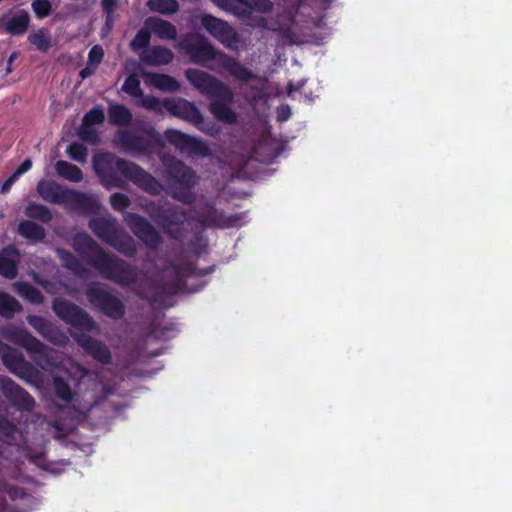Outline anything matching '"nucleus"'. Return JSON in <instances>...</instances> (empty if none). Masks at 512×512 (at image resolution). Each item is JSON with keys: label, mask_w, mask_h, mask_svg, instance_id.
I'll list each match as a JSON object with an SVG mask.
<instances>
[{"label": "nucleus", "mask_w": 512, "mask_h": 512, "mask_svg": "<svg viewBox=\"0 0 512 512\" xmlns=\"http://www.w3.org/2000/svg\"><path fill=\"white\" fill-rule=\"evenodd\" d=\"M20 258H0V275L7 279H15L18 275Z\"/></svg>", "instance_id": "nucleus-28"}, {"label": "nucleus", "mask_w": 512, "mask_h": 512, "mask_svg": "<svg viewBox=\"0 0 512 512\" xmlns=\"http://www.w3.org/2000/svg\"><path fill=\"white\" fill-rule=\"evenodd\" d=\"M144 105H147V106H149V107H152V106L154 105V100H146V101L144 102Z\"/></svg>", "instance_id": "nucleus-52"}, {"label": "nucleus", "mask_w": 512, "mask_h": 512, "mask_svg": "<svg viewBox=\"0 0 512 512\" xmlns=\"http://www.w3.org/2000/svg\"><path fill=\"white\" fill-rule=\"evenodd\" d=\"M85 295L89 303L101 314L114 320H119L125 315L124 303L106 285L90 283L86 287Z\"/></svg>", "instance_id": "nucleus-5"}, {"label": "nucleus", "mask_w": 512, "mask_h": 512, "mask_svg": "<svg viewBox=\"0 0 512 512\" xmlns=\"http://www.w3.org/2000/svg\"><path fill=\"white\" fill-rule=\"evenodd\" d=\"M143 79L147 85L156 87L161 90L173 91L178 87L177 82L173 78L166 75L144 73Z\"/></svg>", "instance_id": "nucleus-19"}, {"label": "nucleus", "mask_w": 512, "mask_h": 512, "mask_svg": "<svg viewBox=\"0 0 512 512\" xmlns=\"http://www.w3.org/2000/svg\"><path fill=\"white\" fill-rule=\"evenodd\" d=\"M123 90L132 96H139L141 91L138 78L135 75L128 77L123 85Z\"/></svg>", "instance_id": "nucleus-39"}, {"label": "nucleus", "mask_w": 512, "mask_h": 512, "mask_svg": "<svg viewBox=\"0 0 512 512\" xmlns=\"http://www.w3.org/2000/svg\"><path fill=\"white\" fill-rule=\"evenodd\" d=\"M10 338L25 348L31 359L43 370L52 371L59 367L61 361L57 351L46 346L27 330L14 329Z\"/></svg>", "instance_id": "nucleus-3"}, {"label": "nucleus", "mask_w": 512, "mask_h": 512, "mask_svg": "<svg viewBox=\"0 0 512 512\" xmlns=\"http://www.w3.org/2000/svg\"><path fill=\"white\" fill-rule=\"evenodd\" d=\"M291 111L289 106L282 105L277 110V117L280 121H285L290 117Z\"/></svg>", "instance_id": "nucleus-44"}, {"label": "nucleus", "mask_w": 512, "mask_h": 512, "mask_svg": "<svg viewBox=\"0 0 512 512\" xmlns=\"http://www.w3.org/2000/svg\"><path fill=\"white\" fill-rule=\"evenodd\" d=\"M96 68H97V66H91L90 62H88L87 66L83 70H81L80 76L82 78H86V77L92 75L95 72Z\"/></svg>", "instance_id": "nucleus-46"}, {"label": "nucleus", "mask_w": 512, "mask_h": 512, "mask_svg": "<svg viewBox=\"0 0 512 512\" xmlns=\"http://www.w3.org/2000/svg\"><path fill=\"white\" fill-rule=\"evenodd\" d=\"M192 177H193V175L191 174L190 170H188V169H186V168H185V169L183 170V175H182V179H181V181H182L183 183H185V184H189V185H190V184L192 183V181H191V178H192Z\"/></svg>", "instance_id": "nucleus-48"}, {"label": "nucleus", "mask_w": 512, "mask_h": 512, "mask_svg": "<svg viewBox=\"0 0 512 512\" xmlns=\"http://www.w3.org/2000/svg\"><path fill=\"white\" fill-rule=\"evenodd\" d=\"M103 7L105 11L110 14L113 12L115 8V1L114 0H103Z\"/></svg>", "instance_id": "nucleus-47"}, {"label": "nucleus", "mask_w": 512, "mask_h": 512, "mask_svg": "<svg viewBox=\"0 0 512 512\" xmlns=\"http://www.w3.org/2000/svg\"><path fill=\"white\" fill-rule=\"evenodd\" d=\"M17 291L20 296L31 303L41 304L44 301L42 292L30 283L21 282L17 284Z\"/></svg>", "instance_id": "nucleus-23"}, {"label": "nucleus", "mask_w": 512, "mask_h": 512, "mask_svg": "<svg viewBox=\"0 0 512 512\" xmlns=\"http://www.w3.org/2000/svg\"><path fill=\"white\" fill-rule=\"evenodd\" d=\"M175 197H177L178 199H180L181 201H188L189 200V196L187 195H180V194H174Z\"/></svg>", "instance_id": "nucleus-50"}, {"label": "nucleus", "mask_w": 512, "mask_h": 512, "mask_svg": "<svg viewBox=\"0 0 512 512\" xmlns=\"http://www.w3.org/2000/svg\"><path fill=\"white\" fill-rule=\"evenodd\" d=\"M178 105H179L180 107H182V108H187V107H189V104H188L187 102H185V101H179V102H178Z\"/></svg>", "instance_id": "nucleus-51"}, {"label": "nucleus", "mask_w": 512, "mask_h": 512, "mask_svg": "<svg viewBox=\"0 0 512 512\" xmlns=\"http://www.w3.org/2000/svg\"><path fill=\"white\" fill-rule=\"evenodd\" d=\"M21 310L22 306L17 299L8 293L0 292V316L11 319Z\"/></svg>", "instance_id": "nucleus-20"}, {"label": "nucleus", "mask_w": 512, "mask_h": 512, "mask_svg": "<svg viewBox=\"0 0 512 512\" xmlns=\"http://www.w3.org/2000/svg\"><path fill=\"white\" fill-rule=\"evenodd\" d=\"M68 156L78 162H84L87 157V150L82 144H71L66 150Z\"/></svg>", "instance_id": "nucleus-36"}, {"label": "nucleus", "mask_w": 512, "mask_h": 512, "mask_svg": "<svg viewBox=\"0 0 512 512\" xmlns=\"http://www.w3.org/2000/svg\"><path fill=\"white\" fill-rule=\"evenodd\" d=\"M32 166V162L29 159H26L13 173L14 176L18 179L22 174L30 170Z\"/></svg>", "instance_id": "nucleus-43"}, {"label": "nucleus", "mask_w": 512, "mask_h": 512, "mask_svg": "<svg viewBox=\"0 0 512 512\" xmlns=\"http://www.w3.org/2000/svg\"><path fill=\"white\" fill-rule=\"evenodd\" d=\"M16 431V424L0 413V434L5 437H13Z\"/></svg>", "instance_id": "nucleus-38"}, {"label": "nucleus", "mask_w": 512, "mask_h": 512, "mask_svg": "<svg viewBox=\"0 0 512 512\" xmlns=\"http://www.w3.org/2000/svg\"><path fill=\"white\" fill-rule=\"evenodd\" d=\"M15 254H17V251L15 250V248L13 246H9L1 252L0 256L9 257V256H14Z\"/></svg>", "instance_id": "nucleus-49"}, {"label": "nucleus", "mask_w": 512, "mask_h": 512, "mask_svg": "<svg viewBox=\"0 0 512 512\" xmlns=\"http://www.w3.org/2000/svg\"><path fill=\"white\" fill-rule=\"evenodd\" d=\"M18 232L23 237L32 241H39L44 237L43 229L31 221H22L18 226Z\"/></svg>", "instance_id": "nucleus-24"}, {"label": "nucleus", "mask_w": 512, "mask_h": 512, "mask_svg": "<svg viewBox=\"0 0 512 512\" xmlns=\"http://www.w3.org/2000/svg\"><path fill=\"white\" fill-rule=\"evenodd\" d=\"M29 40L39 50L43 51L47 50L51 45L50 35L42 29L30 34Z\"/></svg>", "instance_id": "nucleus-32"}, {"label": "nucleus", "mask_w": 512, "mask_h": 512, "mask_svg": "<svg viewBox=\"0 0 512 512\" xmlns=\"http://www.w3.org/2000/svg\"><path fill=\"white\" fill-rule=\"evenodd\" d=\"M76 343L94 360L107 365L112 362L109 348L100 340L83 332L73 335Z\"/></svg>", "instance_id": "nucleus-12"}, {"label": "nucleus", "mask_w": 512, "mask_h": 512, "mask_svg": "<svg viewBox=\"0 0 512 512\" xmlns=\"http://www.w3.org/2000/svg\"><path fill=\"white\" fill-rule=\"evenodd\" d=\"M146 27L160 38L171 39L176 35V30L173 25L158 18L149 19L146 23Z\"/></svg>", "instance_id": "nucleus-21"}, {"label": "nucleus", "mask_w": 512, "mask_h": 512, "mask_svg": "<svg viewBox=\"0 0 512 512\" xmlns=\"http://www.w3.org/2000/svg\"><path fill=\"white\" fill-rule=\"evenodd\" d=\"M1 22L6 32L23 34L29 25V14L24 10H18L3 16Z\"/></svg>", "instance_id": "nucleus-15"}, {"label": "nucleus", "mask_w": 512, "mask_h": 512, "mask_svg": "<svg viewBox=\"0 0 512 512\" xmlns=\"http://www.w3.org/2000/svg\"><path fill=\"white\" fill-rule=\"evenodd\" d=\"M93 164L95 171L102 178H105L110 172L118 170L128 174L129 177L135 179L136 181L143 182V184L153 192L156 191V188L150 185V183L153 182V179H151L142 169L135 165H128L123 161L115 160L109 154H100L95 156Z\"/></svg>", "instance_id": "nucleus-8"}, {"label": "nucleus", "mask_w": 512, "mask_h": 512, "mask_svg": "<svg viewBox=\"0 0 512 512\" xmlns=\"http://www.w3.org/2000/svg\"><path fill=\"white\" fill-rule=\"evenodd\" d=\"M168 139L174 143L176 146L180 147V149H185L192 144H194L195 140L182 134L178 131H169L167 133Z\"/></svg>", "instance_id": "nucleus-35"}, {"label": "nucleus", "mask_w": 512, "mask_h": 512, "mask_svg": "<svg viewBox=\"0 0 512 512\" xmlns=\"http://www.w3.org/2000/svg\"><path fill=\"white\" fill-rule=\"evenodd\" d=\"M64 265H79L80 258H62ZM90 264L99 272V274L112 282L120 285L134 284L138 280L139 272L132 267L123 258H88Z\"/></svg>", "instance_id": "nucleus-2"}, {"label": "nucleus", "mask_w": 512, "mask_h": 512, "mask_svg": "<svg viewBox=\"0 0 512 512\" xmlns=\"http://www.w3.org/2000/svg\"><path fill=\"white\" fill-rule=\"evenodd\" d=\"M37 192L43 200L52 203H64L70 194L67 190L50 181H40L37 185Z\"/></svg>", "instance_id": "nucleus-16"}, {"label": "nucleus", "mask_w": 512, "mask_h": 512, "mask_svg": "<svg viewBox=\"0 0 512 512\" xmlns=\"http://www.w3.org/2000/svg\"><path fill=\"white\" fill-rule=\"evenodd\" d=\"M91 229L102 239L116 245L115 237L117 236V228L113 222L104 218H97L91 221Z\"/></svg>", "instance_id": "nucleus-18"}, {"label": "nucleus", "mask_w": 512, "mask_h": 512, "mask_svg": "<svg viewBox=\"0 0 512 512\" xmlns=\"http://www.w3.org/2000/svg\"><path fill=\"white\" fill-rule=\"evenodd\" d=\"M104 120V112L101 109H93L88 112L83 119V127L81 129V137L84 140H89L90 126L100 124Z\"/></svg>", "instance_id": "nucleus-26"}, {"label": "nucleus", "mask_w": 512, "mask_h": 512, "mask_svg": "<svg viewBox=\"0 0 512 512\" xmlns=\"http://www.w3.org/2000/svg\"><path fill=\"white\" fill-rule=\"evenodd\" d=\"M110 120L117 124L128 123L131 119V114L128 109L123 106H112L109 111Z\"/></svg>", "instance_id": "nucleus-33"}, {"label": "nucleus", "mask_w": 512, "mask_h": 512, "mask_svg": "<svg viewBox=\"0 0 512 512\" xmlns=\"http://www.w3.org/2000/svg\"><path fill=\"white\" fill-rule=\"evenodd\" d=\"M104 52L100 46H94L89 52L88 62L91 66H98L103 58Z\"/></svg>", "instance_id": "nucleus-41"}, {"label": "nucleus", "mask_w": 512, "mask_h": 512, "mask_svg": "<svg viewBox=\"0 0 512 512\" xmlns=\"http://www.w3.org/2000/svg\"><path fill=\"white\" fill-rule=\"evenodd\" d=\"M53 387L57 398L69 403L73 399V391L70 385L61 377H53Z\"/></svg>", "instance_id": "nucleus-27"}, {"label": "nucleus", "mask_w": 512, "mask_h": 512, "mask_svg": "<svg viewBox=\"0 0 512 512\" xmlns=\"http://www.w3.org/2000/svg\"><path fill=\"white\" fill-rule=\"evenodd\" d=\"M111 204L115 209L122 210L127 206L128 200L125 195L114 194L110 198Z\"/></svg>", "instance_id": "nucleus-42"}, {"label": "nucleus", "mask_w": 512, "mask_h": 512, "mask_svg": "<svg viewBox=\"0 0 512 512\" xmlns=\"http://www.w3.org/2000/svg\"><path fill=\"white\" fill-rule=\"evenodd\" d=\"M155 259L164 260V262L152 282V288L147 297L163 307L173 306V298L178 294L200 291L207 284L205 277L214 271V266L199 268L194 258Z\"/></svg>", "instance_id": "nucleus-1"}, {"label": "nucleus", "mask_w": 512, "mask_h": 512, "mask_svg": "<svg viewBox=\"0 0 512 512\" xmlns=\"http://www.w3.org/2000/svg\"><path fill=\"white\" fill-rule=\"evenodd\" d=\"M131 228L134 233L148 245H156L159 237L150 224L140 217H132Z\"/></svg>", "instance_id": "nucleus-17"}, {"label": "nucleus", "mask_w": 512, "mask_h": 512, "mask_svg": "<svg viewBox=\"0 0 512 512\" xmlns=\"http://www.w3.org/2000/svg\"><path fill=\"white\" fill-rule=\"evenodd\" d=\"M148 5L151 10L160 13H174L178 9V4L175 0H149Z\"/></svg>", "instance_id": "nucleus-31"}, {"label": "nucleus", "mask_w": 512, "mask_h": 512, "mask_svg": "<svg viewBox=\"0 0 512 512\" xmlns=\"http://www.w3.org/2000/svg\"><path fill=\"white\" fill-rule=\"evenodd\" d=\"M75 246L80 253H97V247L89 236L82 234L79 235L75 240Z\"/></svg>", "instance_id": "nucleus-34"}, {"label": "nucleus", "mask_w": 512, "mask_h": 512, "mask_svg": "<svg viewBox=\"0 0 512 512\" xmlns=\"http://www.w3.org/2000/svg\"><path fill=\"white\" fill-rule=\"evenodd\" d=\"M189 81L197 88L226 101L232 100L231 90L198 70L187 71Z\"/></svg>", "instance_id": "nucleus-11"}, {"label": "nucleus", "mask_w": 512, "mask_h": 512, "mask_svg": "<svg viewBox=\"0 0 512 512\" xmlns=\"http://www.w3.org/2000/svg\"><path fill=\"white\" fill-rule=\"evenodd\" d=\"M149 33L146 30H141L138 32L131 45L134 49H139L147 45L149 42Z\"/></svg>", "instance_id": "nucleus-40"}, {"label": "nucleus", "mask_w": 512, "mask_h": 512, "mask_svg": "<svg viewBox=\"0 0 512 512\" xmlns=\"http://www.w3.org/2000/svg\"><path fill=\"white\" fill-rule=\"evenodd\" d=\"M173 53L164 48L156 47L147 50L143 56V60L150 65H164L171 62Z\"/></svg>", "instance_id": "nucleus-22"}, {"label": "nucleus", "mask_w": 512, "mask_h": 512, "mask_svg": "<svg viewBox=\"0 0 512 512\" xmlns=\"http://www.w3.org/2000/svg\"><path fill=\"white\" fill-rule=\"evenodd\" d=\"M0 391L9 404L20 412H31L36 403L31 394L5 375H0Z\"/></svg>", "instance_id": "nucleus-9"}, {"label": "nucleus", "mask_w": 512, "mask_h": 512, "mask_svg": "<svg viewBox=\"0 0 512 512\" xmlns=\"http://www.w3.org/2000/svg\"><path fill=\"white\" fill-rule=\"evenodd\" d=\"M26 215L30 218L38 219L43 222H48L51 220L52 215L50 211L43 205L40 204H30L26 207Z\"/></svg>", "instance_id": "nucleus-30"}, {"label": "nucleus", "mask_w": 512, "mask_h": 512, "mask_svg": "<svg viewBox=\"0 0 512 512\" xmlns=\"http://www.w3.org/2000/svg\"><path fill=\"white\" fill-rule=\"evenodd\" d=\"M2 362L10 372L28 383H35L39 379L37 368L25 360L23 354L17 349L8 347L2 356Z\"/></svg>", "instance_id": "nucleus-10"}, {"label": "nucleus", "mask_w": 512, "mask_h": 512, "mask_svg": "<svg viewBox=\"0 0 512 512\" xmlns=\"http://www.w3.org/2000/svg\"><path fill=\"white\" fill-rule=\"evenodd\" d=\"M26 320L28 324L47 341L55 345H65L68 341L66 334L46 318L37 315H28Z\"/></svg>", "instance_id": "nucleus-13"}, {"label": "nucleus", "mask_w": 512, "mask_h": 512, "mask_svg": "<svg viewBox=\"0 0 512 512\" xmlns=\"http://www.w3.org/2000/svg\"><path fill=\"white\" fill-rule=\"evenodd\" d=\"M17 180L16 176L13 174L3 183V185L0 188L1 193H6L11 186L14 184V182Z\"/></svg>", "instance_id": "nucleus-45"}, {"label": "nucleus", "mask_w": 512, "mask_h": 512, "mask_svg": "<svg viewBox=\"0 0 512 512\" xmlns=\"http://www.w3.org/2000/svg\"><path fill=\"white\" fill-rule=\"evenodd\" d=\"M32 10L39 18H44L51 11V4L48 0H34L32 2Z\"/></svg>", "instance_id": "nucleus-37"}, {"label": "nucleus", "mask_w": 512, "mask_h": 512, "mask_svg": "<svg viewBox=\"0 0 512 512\" xmlns=\"http://www.w3.org/2000/svg\"><path fill=\"white\" fill-rule=\"evenodd\" d=\"M211 109L214 116L223 122L232 123L236 120L235 113L226 104L214 102Z\"/></svg>", "instance_id": "nucleus-29"}, {"label": "nucleus", "mask_w": 512, "mask_h": 512, "mask_svg": "<svg viewBox=\"0 0 512 512\" xmlns=\"http://www.w3.org/2000/svg\"><path fill=\"white\" fill-rule=\"evenodd\" d=\"M52 309L59 319L76 329L86 332L97 329L94 319L80 306L67 299H54Z\"/></svg>", "instance_id": "nucleus-7"}, {"label": "nucleus", "mask_w": 512, "mask_h": 512, "mask_svg": "<svg viewBox=\"0 0 512 512\" xmlns=\"http://www.w3.org/2000/svg\"><path fill=\"white\" fill-rule=\"evenodd\" d=\"M204 28L227 47L237 48V38L232 29L223 21L209 15L201 18Z\"/></svg>", "instance_id": "nucleus-14"}, {"label": "nucleus", "mask_w": 512, "mask_h": 512, "mask_svg": "<svg viewBox=\"0 0 512 512\" xmlns=\"http://www.w3.org/2000/svg\"><path fill=\"white\" fill-rule=\"evenodd\" d=\"M224 10L230 11L241 17H245L247 23L253 27L275 30V23L268 22L255 13H267L272 8L269 0H212Z\"/></svg>", "instance_id": "nucleus-4"}, {"label": "nucleus", "mask_w": 512, "mask_h": 512, "mask_svg": "<svg viewBox=\"0 0 512 512\" xmlns=\"http://www.w3.org/2000/svg\"><path fill=\"white\" fill-rule=\"evenodd\" d=\"M186 50L190 57L196 62H206L210 59H215L239 80L245 81L251 77L250 72L246 68L241 67L234 60L222 54H216L207 41L202 38L195 37L193 42L189 40L186 45Z\"/></svg>", "instance_id": "nucleus-6"}, {"label": "nucleus", "mask_w": 512, "mask_h": 512, "mask_svg": "<svg viewBox=\"0 0 512 512\" xmlns=\"http://www.w3.org/2000/svg\"><path fill=\"white\" fill-rule=\"evenodd\" d=\"M55 169L57 173L65 179L73 182L82 180L81 170L66 161H59L56 163Z\"/></svg>", "instance_id": "nucleus-25"}]
</instances>
